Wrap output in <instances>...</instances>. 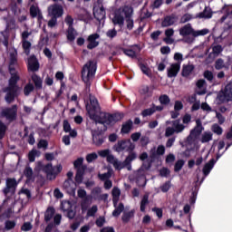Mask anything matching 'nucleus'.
I'll return each instance as SVG.
<instances>
[{
    "mask_svg": "<svg viewBox=\"0 0 232 232\" xmlns=\"http://www.w3.org/2000/svg\"><path fill=\"white\" fill-rule=\"evenodd\" d=\"M17 60L14 56L11 57V61L9 63V72L11 74V79L9 80V86L5 91L6 92L5 101L6 102H12L15 96L17 95V92H19V88L17 87V81H19V76L15 72V64Z\"/></svg>",
    "mask_w": 232,
    "mask_h": 232,
    "instance_id": "f257e3e1",
    "label": "nucleus"
},
{
    "mask_svg": "<svg viewBox=\"0 0 232 232\" xmlns=\"http://www.w3.org/2000/svg\"><path fill=\"white\" fill-rule=\"evenodd\" d=\"M131 15H133V8L125 5L116 11L112 23L122 27L124 26L125 19L127 30H133V19L131 18Z\"/></svg>",
    "mask_w": 232,
    "mask_h": 232,
    "instance_id": "f03ea898",
    "label": "nucleus"
},
{
    "mask_svg": "<svg viewBox=\"0 0 232 232\" xmlns=\"http://www.w3.org/2000/svg\"><path fill=\"white\" fill-rule=\"evenodd\" d=\"M97 72V63L95 61H89L84 64L82 71V78L83 82L86 84L87 92H90V85L95 77Z\"/></svg>",
    "mask_w": 232,
    "mask_h": 232,
    "instance_id": "7ed1b4c3",
    "label": "nucleus"
},
{
    "mask_svg": "<svg viewBox=\"0 0 232 232\" xmlns=\"http://www.w3.org/2000/svg\"><path fill=\"white\" fill-rule=\"evenodd\" d=\"M124 118V114L122 113H115L111 115L110 113L101 112L99 120H96V122L99 124H103L104 126H111V124H115V122H119V121H122Z\"/></svg>",
    "mask_w": 232,
    "mask_h": 232,
    "instance_id": "20e7f679",
    "label": "nucleus"
},
{
    "mask_svg": "<svg viewBox=\"0 0 232 232\" xmlns=\"http://www.w3.org/2000/svg\"><path fill=\"white\" fill-rule=\"evenodd\" d=\"M167 124H171L172 127L166 128L165 137H171L175 133H182L186 130V126L180 122V120L167 121Z\"/></svg>",
    "mask_w": 232,
    "mask_h": 232,
    "instance_id": "39448f33",
    "label": "nucleus"
},
{
    "mask_svg": "<svg viewBox=\"0 0 232 232\" xmlns=\"http://www.w3.org/2000/svg\"><path fill=\"white\" fill-rule=\"evenodd\" d=\"M208 34H209V29L195 31L189 24H186L179 30V34L182 35V37H186V35H192V37H200V35H208Z\"/></svg>",
    "mask_w": 232,
    "mask_h": 232,
    "instance_id": "423d86ee",
    "label": "nucleus"
},
{
    "mask_svg": "<svg viewBox=\"0 0 232 232\" xmlns=\"http://www.w3.org/2000/svg\"><path fill=\"white\" fill-rule=\"evenodd\" d=\"M113 150L117 153H121V151H133L135 150V144L131 142V140H122L114 145Z\"/></svg>",
    "mask_w": 232,
    "mask_h": 232,
    "instance_id": "0eeeda50",
    "label": "nucleus"
},
{
    "mask_svg": "<svg viewBox=\"0 0 232 232\" xmlns=\"http://www.w3.org/2000/svg\"><path fill=\"white\" fill-rule=\"evenodd\" d=\"M44 170L47 175V179H49V180H53L55 177H57V175L63 171V165L58 164L56 167H53L51 163H49L45 165Z\"/></svg>",
    "mask_w": 232,
    "mask_h": 232,
    "instance_id": "6e6552de",
    "label": "nucleus"
},
{
    "mask_svg": "<svg viewBox=\"0 0 232 232\" xmlns=\"http://www.w3.org/2000/svg\"><path fill=\"white\" fill-rule=\"evenodd\" d=\"M218 99L221 102H232V82L225 87L224 91L218 95Z\"/></svg>",
    "mask_w": 232,
    "mask_h": 232,
    "instance_id": "1a4fd4ad",
    "label": "nucleus"
},
{
    "mask_svg": "<svg viewBox=\"0 0 232 232\" xmlns=\"http://www.w3.org/2000/svg\"><path fill=\"white\" fill-rule=\"evenodd\" d=\"M17 115V105H14L12 108H6L2 111V117H5L7 121H14Z\"/></svg>",
    "mask_w": 232,
    "mask_h": 232,
    "instance_id": "9d476101",
    "label": "nucleus"
},
{
    "mask_svg": "<svg viewBox=\"0 0 232 232\" xmlns=\"http://www.w3.org/2000/svg\"><path fill=\"white\" fill-rule=\"evenodd\" d=\"M48 14L52 17H61L63 15V6L59 5H53L48 7Z\"/></svg>",
    "mask_w": 232,
    "mask_h": 232,
    "instance_id": "9b49d317",
    "label": "nucleus"
},
{
    "mask_svg": "<svg viewBox=\"0 0 232 232\" xmlns=\"http://www.w3.org/2000/svg\"><path fill=\"white\" fill-rule=\"evenodd\" d=\"M168 77L170 79L173 77H177L179 72H180V62L170 64V66L167 69Z\"/></svg>",
    "mask_w": 232,
    "mask_h": 232,
    "instance_id": "f8f14e48",
    "label": "nucleus"
},
{
    "mask_svg": "<svg viewBox=\"0 0 232 232\" xmlns=\"http://www.w3.org/2000/svg\"><path fill=\"white\" fill-rule=\"evenodd\" d=\"M101 37L99 34H93L89 35L87 41H88V45L87 48L88 50H93V48H97L99 46V41H97Z\"/></svg>",
    "mask_w": 232,
    "mask_h": 232,
    "instance_id": "ddd939ff",
    "label": "nucleus"
},
{
    "mask_svg": "<svg viewBox=\"0 0 232 232\" xmlns=\"http://www.w3.org/2000/svg\"><path fill=\"white\" fill-rule=\"evenodd\" d=\"M93 14L95 19H97L99 22L104 21V19H106V11L102 6H95L93 8Z\"/></svg>",
    "mask_w": 232,
    "mask_h": 232,
    "instance_id": "4468645a",
    "label": "nucleus"
},
{
    "mask_svg": "<svg viewBox=\"0 0 232 232\" xmlns=\"http://www.w3.org/2000/svg\"><path fill=\"white\" fill-rule=\"evenodd\" d=\"M106 160L110 164H112L113 168H115L119 171H121V169H122V161H121L117 158H115V156H113V154H111H111H109V156H107Z\"/></svg>",
    "mask_w": 232,
    "mask_h": 232,
    "instance_id": "2eb2a0df",
    "label": "nucleus"
},
{
    "mask_svg": "<svg viewBox=\"0 0 232 232\" xmlns=\"http://www.w3.org/2000/svg\"><path fill=\"white\" fill-rule=\"evenodd\" d=\"M15 188H17V180L15 179H6V188L4 189L5 195H7L12 191H15Z\"/></svg>",
    "mask_w": 232,
    "mask_h": 232,
    "instance_id": "dca6fc26",
    "label": "nucleus"
},
{
    "mask_svg": "<svg viewBox=\"0 0 232 232\" xmlns=\"http://www.w3.org/2000/svg\"><path fill=\"white\" fill-rule=\"evenodd\" d=\"M92 142L95 146H101L104 140L102 139V135L101 134V130H92Z\"/></svg>",
    "mask_w": 232,
    "mask_h": 232,
    "instance_id": "f3484780",
    "label": "nucleus"
},
{
    "mask_svg": "<svg viewBox=\"0 0 232 232\" xmlns=\"http://www.w3.org/2000/svg\"><path fill=\"white\" fill-rule=\"evenodd\" d=\"M101 193H102V190H101V188L99 187L94 188L92 190V196L95 200H102V199L106 200V198H108V194H101Z\"/></svg>",
    "mask_w": 232,
    "mask_h": 232,
    "instance_id": "a211bd4d",
    "label": "nucleus"
},
{
    "mask_svg": "<svg viewBox=\"0 0 232 232\" xmlns=\"http://www.w3.org/2000/svg\"><path fill=\"white\" fill-rule=\"evenodd\" d=\"M28 69L31 72H37L39 70V62L35 56H31L28 60Z\"/></svg>",
    "mask_w": 232,
    "mask_h": 232,
    "instance_id": "6ab92c4d",
    "label": "nucleus"
},
{
    "mask_svg": "<svg viewBox=\"0 0 232 232\" xmlns=\"http://www.w3.org/2000/svg\"><path fill=\"white\" fill-rule=\"evenodd\" d=\"M223 50L222 45H215L212 47V52L208 54V58L214 61V59H217L222 53Z\"/></svg>",
    "mask_w": 232,
    "mask_h": 232,
    "instance_id": "aec40b11",
    "label": "nucleus"
},
{
    "mask_svg": "<svg viewBox=\"0 0 232 232\" xmlns=\"http://www.w3.org/2000/svg\"><path fill=\"white\" fill-rule=\"evenodd\" d=\"M215 167V160H210L208 163H206L203 167V174L205 177H208L209 173H211V169Z\"/></svg>",
    "mask_w": 232,
    "mask_h": 232,
    "instance_id": "412c9836",
    "label": "nucleus"
},
{
    "mask_svg": "<svg viewBox=\"0 0 232 232\" xmlns=\"http://www.w3.org/2000/svg\"><path fill=\"white\" fill-rule=\"evenodd\" d=\"M213 140V133L211 131H205L200 136V142L206 144Z\"/></svg>",
    "mask_w": 232,
    "mask_h": 232,
    "instance_id": "4be33fe9",
    "label": "nucleus"
},
{
    "mask_svg": "<svg viewBox=\"0 0 232 232\" xmlns=\"http://www.w3.org/2000/svg\"><path fill=\"white\" fill-rule=\"evenodd\" d=\"M30 14L32 17H37L39 20L43 19V14L37 5L30 7Z\"/></svg>",
    "mask_w": 232,
    "mask_h": 232,
    "instance_id": "5701e85b",
    "label": "nucleus"
},
{
    "mask_svg": "<svg viewBox=\"0 0 232 232\" xmlns=\"http://www.w3.org/2000/svg\"><path fill=\"white\" fill-rule=\"evenodd\" d=\"M198 17H199V19H211L213 13L210 8L205 7L204 11L198 14Z\"/></svg>",
    "mask_w": 232,
    "mask_h": 232,
    "instance_id": "b1692460",
    "label": "nucleus"
},
{
    "mask_svg": "<svg viewBox=\"0 0 232 232\" xmlns=\"http://www.w3.org/2000/svg\"><path fill=\"white\" fill-rule=\"evenodd\" d=\"M198 137H200V134L191 130L190 134L187 138V141H188V144L193 145L198 140Z\"/></svg>",
    "mask_w": 232,
    "mask_h": 232,
    "instance_id": "393cba45",
    "label": "nucleus"
},
{
    "mask_svg": "<svg viewBox=\"0 0 232 232\" xmlns=\"http://www.w3.org/2000/svg\"><path fill=\"white\" fill-rule=\"evenodd\" d=\"M176 21H177V19L175 18V16H167L161 22V26L163 28H166L168 26H171V24H175Z\"/></svg>",
    "mask_w": 232,
    "mask_h": 232,
    "instance_id": "a878e982",
    "label": "nucleus"
},
{
    "mask_svg": "<svg viewBox=\"0 0 232 232\" xmlns=\"http://www.w3.org/2000/svg\"><path fill=\"white\" fill-rule=\"evenodd\" d=\"M139 52H140V49L139 47H134L132 49H127L124 51L125 55L128 57H130V59H135L137 57Z\"/></svg>",
    "mask_w": 232,
    "mask_h": 232,
    "instance_id": "bb28decb",
    "label": "nucleus"
},
{
    "mask_svg": "<svg viewBox=\"0 0 232 232\" xmlns=\"http://www.w3.org/2000/svg\"><path fill=\"white\" fill-rule=\"evenodd\" d=\"M149 204H150V196L148 194H145L141 198L140 207V209L142 213L146 211V208L148 207Z\"/></svg>",
    "mask_w": 232,
    "mask_h": 232,
    "instance_id": "cd10ccee",
    "label": "nucleus"
},
{
    "mask_svg": "<svg viewBox=\"0 0 232 232\" xmlns=\"http://www.w3.org/2000/svg\"><path fill=\"white\" fill-rule=\"evenodd\" d=\"M78 34L77 31L73 27H68L67 30V40L71 43L75 41V38L77 37Z\"/></svg>",
    "mask_w": 232,
    "mask_h": 232,
    "instance_id": "c85d7f7f",
    "label": "nucleus"
},
{
    "mask_svg": "<svg viewBox=\"0 0 232 232\" xmlns=\"http://www.w3.org/2000/svg\"><path fill=\"white\" fill-rule=\"evenodd\" d=\"M196 85L198 90H200L198 92V95H204L206 93V80H198Z\"/></svg>",
    "mask_w": 232,
    "mask_h": 232,
    "instance_id": "c756f323",
    "label": "nucleus"
},
{
    "mask_svg": "<svg viewBox=\"0 0 232 232\" xmlns=\"http://www.w3.org/2000/svg\"><path fill=\"white\" fill-rule=\"evenodd\" d=\"M111 193L113 205L117 206L119 198H121V189H119V188H113Z\"/></svg>",
    "mask_w": 232,
    "mask_h": 232,
    "instance_id": "7c9ffc66",
    "label": "nucleus"
},
{
    "mask_svg": "<svg viewBox=\"0 0 232 232\" xmlns=\"http://www.w3.org/2000/svg\"><path fill=\"white\" fill-rule=\"evenodd\" d=\"M82 162H84L83 158H78L76 160H74L73 166L75 169H77V171H79L82 169H83V171L86 170V166L82 165Z\"/></svg>",
    "mask_w": 232,
    "mask_h": 232,
    "instance_id": "2f4dec72",
    "label": "nucleus"
},
{
    "mask_svg": "<svg viewBox=\"0 0 232 232\" xmlns=\"http://www.w3.org/2000/svg\"><path fill=\"white\" fill-rule=\"evenodd\" d=\"M193 70H195V67L193 65H184L182 69V76L189 77V75H191V73L193 72Z\"/></svg>",
    "mask_w": 232,
    "mask_h": 232,
    "instance_id": "473e14b6",
    "label": "nucleus"
},
{
    "mask_svg": "<svg viewBox=\"0 0 232 232\" xmlns=\"http://www.w3.org/2000/svg\"><path fill=\"white\" fill-rule=\"evenodd\" d=\"M32 81L34 82V86L37 90H41V88H43V80L37 74L32 75Z\"/></svg>",
    "mask_w": 232,
    "mask_h": 232,
    "instance_id": "72a5a7b5",
    "label": "nucleus"
},
{
    "mask_svg": "<svg viewBox=\"0 0 232 232\" xmlns=\"http://www.w3.org/2000/svg\"><path fill=\"white\" fill-rule=\"evenodd\" d=\"M135 159H137V153L135 152H130L128 157L125 159V160L122 162V169H124V164H131V162H133V160H135Z\"/></svg>",
    "mask_w": 232,
    "mask_h": 232,
    "instance_id": "f704fd0d",
    "label": "nucleus"
},
{
    "mask_svg": "<svg viewBox=\"0 0 232 232\" xmlns=\"http://www.w3.org/2000/svg\"><path fill=\"white\" fill-rule=\"evenodd\" d=\"M53 215H55V209H53V208H47V210L44 214L45 222H50V220H52V218H53Z\"/></svg>",
    "mask_w": 232,
    "mask_h": 232,
    "instance_id": "c9c22d12",
    "label": "nucleus"
},
{
    "mask_svg": "<svg viewBox=\"0 0 232 232\" xmlns=\"http://www.w3.org/2000/svg\"><path fill=\"white\" fill-rule=\"evenodd\" d=\"M92 200H93V197L92 195H88L83 198L81 204L82 213L86 211V204H92Z\"/></svg>",
    "mask_w": 232,
    "mask_h": 232,
    "instance_id": "e433bc0d",
    "label": "nucleus"
},
{
    "mask_svg": "<svg viewBox=\"0 0 232 232\" xmlns=\"http://www.w3.org/2000/svg\"><path fill=\"white\" fill-rule=\"evenodd\" d=\"M24 175L26 177L27 180H34V169H32L30 166L25 167Z\"/></svg>",
    "mask_w": 232,
    "mask_h": 232,
    "instance_id": "4c0bfd02",
    "label": "nucleus"
},
{
    "mask_svg": "<svg viewBox=\"0 0 232 232\" xmlns=\"http://www.w3.org/2000/svg\"><path fill=\"white\" fill-rule=\"evenodd\" d=\"M140 95H145V97H151V91L148 85H142L140 87Z\"/></svg>",
    "mask_w": 232,
    "mask_h": 232,
    "instance_id": "58836bf2",
    "label": "nucleus"
},
{
    "mask_svg": "<svg viewBox=\"0 0 232 232\" xmlns=\"http://www.w3.org/2000/svg\"><path fill=\"white\" fill-rule=\"evenodd\" d=\"M41 155V152L35 149H33L28 153V159L31 162H35V157H39Z\"/></svg>",
    "mask_w": 232,
    "mask_h": 232,
    "instance_id": "ea45409f",
    "label": "nucleus"
},
{
    "mask_svg": "<svg viewBox=\"0 0 232 232\" xmlns=\"http://www.w3.org/2000/svg\"><path fill=\"white\" fill-rule=\"evenodd\" d=\"M131 126H133L132 121H128L122 125L121 133H130L131 131Z\"/></svg>",
    "mask_w": 232,
    "mask_h": 232,
    "instance_id": "a19ab883",
    "label": "nucleus"
},
{
    "mask_svg": "<svg viewBox=\"0 0 232 232\" xmlns=\"http://www.w3.org/2000/svg\"><path fill=\"white\" fill-rule=\"evenodd\" d=\"M115 209L112 212V216L114 217H119L122 211H124V205L122 203H120L118 206L116 204V206H114Z\"/></svg>",
    "mask_w": 232,
    "mask_h": 232,
    "instance_id": "79ce46f5",
    "label": "nucleus"
},
{
    "mask_svg": "<svg viewBox=\"0 0 232 232\" xmlns=\"http://www.w3.org/2000/svg\"><path fill=\"white\" fill-rule=\"evenodd\" d=\"M192 131L199 135L202 133V131H204V127L202 126V121L200 120L196 121V127L192 130Z\"/></svg>",
    "mask_w": 232,
    "mask_h": 232,
    "instance_id": "37998d69",
    "label": "nucleus"
},
{
    "mask_svg": "<svg viewBox=\"0 0 232 232\" xmlns=\"http://www.w3.org/2000/svg\"><path fill=\"white\" fill-rule=\"evenodd\" d=\"M90 102H91V104H92L93 110H95V111H101V107L99 106V101H97L95 97L91 96Z\"/></svg>",
    "mask_w": 232,
    "mask_h": 232,
    "instance_id": "c03bdc74",
    "label": "nucleus"
},
{
    "mask_svg": "<svg viewBox=\"0 0 232 232\" xmlns=\"http://www.w3.org/2000/svg\"><path fill=\"white\" fill-rule=\"evenodd\" d=\"M111 175H113V170L109 169L108 172L104 174H99L98 177L101 180H108V179H111Z\"/></svg>",
    "mask_w": 232,
    "mask_h": 232,
    "instance_id": "a18cd8bd",
    "label": "nucleus"
},
{
    "mask_svg": "<svg viewBox=\"0 0 232 232\" xmlns=\"http://www.w3.org/2000/svg\"><path fill=\"white\" fill-rule=\"evenodd\" d=\"M34 88H35V87L34 86L33 83H27V84L24 86V95H26V96L30 95V93L34 92Z\"/></svg>",
    "mask_w": 232,
    "mask_h": 232,
    "instance_id": "49530a36",
    "label": "nucleus"
},
{
    "mask_svg": "<svg viewBox=\"0 0 232 232\" xmlns=\"http://www.w3.org/2000/svg\"><path fill=\"white\" fill-rule=\"evenodd\" d=\"M211 130L213 133H216V135H222V133H224V130H222V127H220L218 124L212 125Z\"/></svg>",
    "mask_w": 232,
    "mask_h": 232,
    "instance_id": "de8ad7c7",
    "label": "nucleus"
},
{
    "mask_svg": "<svg viewBox=\"0 0 232 232\" xmlns=\"http://www.w3.org/2000/svg\"><path fill=\"white\" fill-rule=\"evenodd\" d=\"M160 104H164L165 106H168L169 102H171V100L169 99V96L163 94L159 99Z\"/></svg>",
    "mask_w": 232,
    "mask_h": 232,
    "instance_id": "09e8293b",
    "label": "nucleus"
},
{
    "mask_svg": "<svg viewBox=\"0 0 232 232\" xmlns=\"http://www.w3.org/2000/svg\"><path fill=\"white\" fill-rule=\"evenodd\" d=\"M22 43H23V48L24 50H25L26 55H29L32 44L28 40H22Z\"/></svg>",
    "mask_w": 232,
    "mask_h": 232,
    "instance_id": "8fccbe9b",
    "label": "nucleus"
},
{
    "mask_svg": "<svg viewBox=\"0 0 232 232\" xmlns=\"http://www.w3.org/2000/svg\"><path fill=\"white\" fill-rule=\"evenodd\" d=\"M146 169H148V168L146 166H142L137 172V175L139 177H141V179H143V182H146V178H145V175H146Z\"/></svg>",
    "mask_w": 232,
    "mask_h": 232,
    "instance_id": "3c124183",
    "label": "nucleus"
},
{
    "mask_svg": "<svg viewBox=\"0 0 232 232\" xmlns=\"http://www.w3.org/2000/svg\"><path fill=\"white\" fill-rule=\"evenodd\" d=\"M84 175V170L83 169H80L77 170L76 176H75V180L78 184H81L82 182V176Z\"/></svg>",
    "mask_w": 232,
    "mask_h": 232,
    "instance_id": "603ef678",
    "label": "nucleus"
},
{
    "mask_svg": "<svg viewBox=\"0 0 232 232\" xmlns=\"http://www.w3.org/2000/svg\"><path fill=\"white\" fill-rule=\"evenodd\" d=\"M223 10L227 13V15H224V16L220 19V22H221V23H224V21H225L226 19H227V15H232V5L226 6V7H224Z\"/></svg>",
    "mask_w": 232,
    "mask_h": 232,
    "instance_id": "864d4df0",
    "label": "nucleus"
},
{
    "mask_svg": "<svg viewBox=\"0 0 232 232\" xmlns=\"http://www.w3.org/2000/svg\"><path fill=\"white\" fill-rule=\"evenodd\" d=\"M15 221L14 220H7L5 223V228L6 229V231H10V229H14V227H15Z\"/></svg>",
    "mask_w": 232,
    "mask_h": 232,
    "instance_id": "5fc2aeb1",
    "label": "nucleus"
},
{
    "mask_svg": "<svg viewBox=\"0 0 232 232\" xmlns=\"http://www.w3.org/2000/svg\"><path fill=\"white\" fill-rule=\"evenodd\" d=\"M140 68L141 70V72L147 75L148 77H151V69H150L148 66H146L145 64H140Z\"/></svg>",
    "mask_w": 232,
    "mask_h": 232,
    "instance_id": "6e6d98bb",
    "label": "nucleus"
},
{
    "mask_svg": "<svg viewBox=\"0 0 232 232\" xmlns=\"http://www.w3.org/2000/svg\"><path fill=\"white\" fill-rule=\"evenodd\" d=\"M153 113H155V108L150 107L149 109H145L141 112V115H142V117H150V115H153Z\"/></svg>",
    "mask_w": 232,
    "mask_h": 232,
    "instance_id": "4d7b16f0",
    "label": "nucleus"
},
{
    "mask_svg": "<svg viewBox=\"0 0 232 232\" xmlns=\"http://www.w3.org/2000/svg\"><path fill=\"white\" fill-rule=\"evenodd\" d=\"M111 153V150H110L109 149L102 150L98 151L99 157H102V159H107Z\"/></svg>",
    "mask_w": 232,
    "mask_h": 232,
    "instance_id": "13d9d810",
    "label": "nucleus"
},
{
    "mask_svg": "<svg viewBox=\"0 0 232 232\" xmlns=\"http://www.w3.org/2000/svg\"><path fill=\"white\" fill-rule=\"evenodd\" d=\"M225 67H226V63H224V60L219 58L216 61V64H215L216 70H222V68H225Z\"/></svg>",
    "mask_w": 232,
    "mask_h": 232,
    "instance_id": "bf43d9fd",
    "label": "nucleus"
},
{
    "mask_svg": "<svg viewBox=\"0 0 232 232\" xmlns=\"http://www.w3.org/2000/svg\"><path fill=\"white\" fill-rule=\"evenodd\" d=\"M97 159H99V156L95 152L90 153L86 156V160L89 163L93 162V160H97Z\"/></svg>",
    "mask_w": 232,
    "mask_h": 232,
    "instance_id": "052dcab7",
    "label": "nucleus"
},
{
    "mask_svg": "<svg viewBox=\"0 0 232 232\" xmlns=\"http://www.w3.org/2000/svg\"><path fill=\"white\" fill-rule=\"evenodd\" d=\"M185 161L183 160H179L175 166H174V171H180L182 168L184 167Z\"/></svg>",
    "mask_w": 232,
    "mask_h": 232,
    "instance_id": "680f3d73",
    "label": "nucleus"
},
{
    "mask_svg": "<svg viewBox=\"0 0 232 232\" xmlns=\"http://www.w3.org/2000/svg\"><path fill=\"white\" fill-rule=\"evenodd\" d=\"M98 208L97 205L92 206L91 208L87 211V217H95V213H97Z\"/></svg>",
    "mask_w": 232,
    "mask_h": 232,
    "instance_id": "e2e57ef3",
    "label": "nucleus"
},
{
    "mask_svg": "<svg viewBox=\"0 0 232 232\" xmlns=\"http://www.w3.org/2000/svg\"><path fill=\"white\" fill-rule=\"evenodd\" d=\"M133 215H134L133 210H131L130 212H124V214L122 216L123 222H129L130 218H131V217H133Z\"/></svg>",
    "mask_w": 232,
    "mask_h": 232,
    "instance_id": "0e129e2a",
    "label": "nucleus"
},
{
    "mask_svg": "<svg viewBox=\"0 0 232 232\" xmlns=\"http://www.w3.org/2000/svg\"><path fill=\"white\" fill-rule=\"evenodd\" d=\"M61 208L63 211L67 212L68 210H70V208H72V204H70V202L68 201H63L61 204Z\"/></svg>",
    "mask_w": 232,
    "mask_h": 232,
    "instance_id": "69168bd1",
    "label": "nucleus"
},
{
    "mask_svg": "<svg viewBox=\"0 0 232 232\" xmlns=\"http://www.w3.org/2000/svg\"><path fill=\"white\" fill-rule=\"evenodd\" d=\"M174 61H177V63H179V65H181L182 61H184V56L180 53H176L174 54Z\"/></svg>",
    "mask_w": 232,
    "mask_h": 232,
    "instance_id": "338daca9",
    "label": "nucleus"
},
{
    "mask_svg": "<svg viewBox=\"0 0 232 232\" xmlns=\"http://www.w3.org/2000/svg\"><path fill=\"white\" fill-rule=\"evenodd\" d=\"M106 35L110 39H113V37H117V30L110 29L109 31H107Z\"/></svg>",
    "mask_w": 232,
    "mask_h": 232,
    "instance_id": "774afa93",
    "label": "nucleus"
}]
</instances>
